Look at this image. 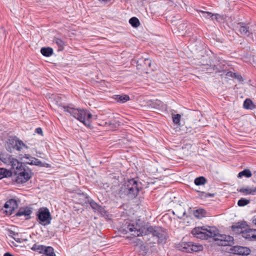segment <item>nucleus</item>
<instances>
[{
    "label": "nucleus",
    "mask_w": 256,
    "mask_h": 256,
    "mask_svg": "<svg viewBox=\"0 0 256 256\" xmlns=\"http://www.w3.org/2000/svg\"><path fill=\"white\" fill-rule=\"evenodd\" d=\"M8 232L10 234L9 236L12 237H12H16V236H18V232H16L10 230H8Z\"/></svg>",
    "instance_id": "obj_39"
},
{
    "label": "nucleus",
    "mask_w": 256,
    "mask_h": 256,
    "mask_svg": "<svg viewBox=\"0 0 256 256\" xmlns=\"http://www.w3.org/2000/svg\"><path fill=\"white\" fill-rule=\"evenodd\" d=\"M4 34V30L2 28L0 27V38H2V36Z\"/></svg>",
    "instance_id": "obj_44"
},
{
    "label": "nucleus",
    "mask_w": 256,
    "mask_h": 256,
    "mask_svg": "<svg viewBox=\"0 0 256 256\" xmlns=\"http://www.w3.org/2000/svg\"><path fill=\"white\" fill-rule=\"evenodd\" d=\"M72 104L59 106V108H62L64 112H68L70 116L82 122L85 126L90 128L91 126L90 119L92 114L87 110L84 109L76 108L72 106Z\"/></svg>",
    "instance_id": "obj_3"
},
{
    "label": "nucleus",
    "mask_w": 256,
    "mask_h": 256,
    "mask_svg": "<svg viewBox=\"0 0 256 256\" xmlns=\"http://www.w3.org/2000/svg\"><path fill=\"white\" fill-rule=\"evenodd\" d=\"M12 172L4 168H0V179L4 178L11 176Z\"/></svg>",
    "instance_id": "obj_26"
},
{
    "label": "nucleus",
    "mask_w": 256,
    "mask_h": 256,
    "mask_svg": "<svg viewBox=\"0 0 256 256\" xmlns=\"http://www.w3.org/2000/svg\"><path fill=\"white\" fill-rule=\"evenodd\" d=\"M172 118L174 123L178 124H180L181 116L180 114H173L172 116Z\"/></svg>",
    "instance_id": "obj_36"
},
{
    "label": "nucleus",
    "mask_w": 256,
    "mask_h": 256,
    "mask_svg": "<svg viewBox=\"0 0 256 256\" xmlns=\"http://www.w3.org/2000/svg\"><path fill=\"white\" fill-rule=\"evenodd\" d=\"M83 195L85 196V198L87 200H86L85 202L86 204H89L91 208L94 210H97L98 212H102L104 210V208L102 206L97 204L94 200L92 199H90V197L87 194Z\"/></svg>",
    "instance_id": "obj_19"
},
{
    "label": "nucleus",
    "mask_w": 256,
    "mask_h": 256,
    "mask_svg": "<svg viewBox=\"0 0 256 256\" xmlns=\"http://www.w3.org/2000/svg\"><path fill=\"white\" fill-rule=\"evenodd\" d=\"M24 158H26L28 160H30V162H26V164H28L30 165H34L36 166H38L40 167H46V168H50V164L47 163L42 162L38 159L28 154H24L23 156Z\"/></svg>",
    "instance_id": "obj_13"
},
{
    "label": "nucleus",
    "mask_w": 256,
    "mask_h": 256,
    "mask_svg": "<svg viewBox=\"0 0 256 256\" xmlns=\"http://www.w3.org/2000/svg\"><path fill=\"white\" fill-rule=\"evenodd\" d=\"M42 254H45L46 256H56L54 249L52 247L50 246H44Z\"/></svg>",
    "instance_id": "obj_23"
},
{
    "label": "nucleus",
    "mask_w": 256,
    "mask_h": 256,
    "mask_svg": "<svg viewBox=\"0 0 256 256\" xmlns=\"http://www.w3.org/2000/svg\"><path fill=\"white\" fill-rule=\"evenodd\" d=\"M36 216L37 221L44 226L50 224L52 220L49 210L46 207L40 208L36 214Z\"/></svg>",
    "instance_id": "obj_6"
},
{
    "label": "nucleus",
    "mask_w": 256,
    "mask_h": 256,
    "mask_svg": "<svg viewBox=\"0 0 256 256\" xmlns=\"http://www.w3.org/2000/svg\"><path fill=\"white\" fill-rule=\"evenodd\" d=\"M44 246V245H39L35 244L31 248V250L40 254H42Z\"/></svg>",
    "instance_id": "obj_32"
},
{
    "label": "nucleus",
    "mask_w": 256,
    "mask_h": 256,
    "mask_svg": "<svg viewBox=\"0 0 256 256\" xmlns=\"http://www.w3.org/2000/svg\"><path fill=\"white\" fill-rule=\"evenodd\" d=\"M5 146L7 151L10 153L14 150L20 152L23 147L28 148V146L16 136H9L6 141Z\"/></svg>",
    "instance_id": "obj_5"
},
{
    "label": "nucleus",
    "mask_w": 256,
    "mask_h": 256,
    "mask_svg": "<svg viewBox=\"0 0 256 256\" xmlns=\"http://www.w3.org/2000/svg\"><path fill=\"white\" fill-rule=\"evenodd\" d=\"M234 78H237L239 80H242V78L240 74H236V76H234Z\"/></svg>",
    "instance_id": "obj_43"
},
{
    "label": "nucleus",
    "mask_w": 256,
    "mask_h": 256,
    "mask_svg": "<svg viewBox=\"0 0 256 256\" xmlns=\"http://www.w3.org/2000/svg\"><path fill=\"white\" fill-rule=\"evenodd\" d=\"M206 212L203 208H198L194 210L193 214L194 216L198 218H201L204 217Z\"/></svg>",
    "instance_id": "obj_22"
},
{
    "label": "nucleus",
    "mask_w": 256,
    "mask_h": 256,
    "mask_svg": "<svg viewBox=\"0 0 256 256\" xmlns=\"http://www.w3.org/2000/svg\"><path fill=\"white\" fill-rule=\"evenodd\" d=\"M198 196L201 199H206L208 198H213L215 194L214 193H206L204 192L198 190Z\"/></svg>",
    "instance_id": "obj_28"
},
{
    "label": "nucleus",
    "mask_w": 256,
    "mask_h": 256,
    "mask_svg": "<svg viewBox=\"0 0 256 256\" xmlns=\"http://www.w3.org/2000/svg\"><path fill=\"white\" fill-rule=\"evenodd\" d=\"M139 248L140 250L143 251L145 254H147L148 250V246L146 244H144L143 243V242H140L139 246Z\"/></svg>",
    "instance_id": "obj_35"
},
{
    "label": "nucleus",
    "mask_w": 256,
    "mask_h": 256,
    "mask_svg": "<svg viewBox=\"0 0 256 256\" xmlns=\"http://www.w3.org/2000/svg\"><path fill=\"white\" fill-rule=\"evenodd\" d=\"M206 179L202 176L198 177L195 178L194 183L196 186H201L206 182Z\"/></svg>",
    "instance_id": "obj_31"
},
{
    "label": "nucleus",
    "mask_w": 256,
    "mask_h": 256,
    "mask_svg": "<svg viewBox=\"0 0 256 256\" xmlns=\"http://www.w3.org/2000/svg\"><path fill=\"white\" fill-rule=\"evenodd\" d=\"M4 207L6 208V214L10 216L12 214L14 210L18 208V204L16 200L12 198L5 203Z\"/></svg>",
    "instance_id": "obj_12"
},
{
    "label": "nucleus",
    "mask_w": 256,
    "mask_h": 256,
    "mask_svg": "<svg viewBox=\"0 0 256 256\" xmlns=\"http://www.w3.org/2000/svg\"><path fill=\"white\" fill-rule=\"evenodd\" d=\"M234 238L230 236L221 235L218 236V238H215V241H218V244L222 246H230L234 244Z\"/></svg>",
    "instance_id": "obj_11"
},
{
    "label": "nucleus",
    "mask_w": 256,
    "mask_h": 256,
    "mask_svg": "<svg viewBox=\"0 0 256 256\" xmlns=\"http://www.w3.org/2000/svg\"><path fill=\"white\" fill-rule=\"evenodd\" d=\"M32 208L28 206L20 208L18 212L15 214L16 216H24L26 220L30 218V215L32 214Z\"/></svg>",
    "instance_id": "obj_17"
},
{
    "label": "nucleus",
    "mask_w": 256,
    "mask_h": 256,
    "mask_svg": "<svg viewBox=\"0 0 256 256\" xmlns=\"http://www.w3.org/2000/svg\"><path fill=\"white\" fill-rule=\"evenodd\" d=\"M244 108L247 110H252L255 108V106L252 101L250 98H246L244 102Z\"/></svg>",
    "instance_id": "obj_27"
},
{
    "label": "nucleus",
    "mask_w": 256,
    "mask_h": 256,
    "mask_svg": "<svg viewBox=\"0 0 256 256\" xmlns=\"http://www.w3.org/2000/svg\"><path fill=\"white\" fill-rule=\"evenodd\" d=\"M204 230V226L195 228L192 230V234L198 238L208 240L207 234Z\"/></svg>",
    "instance_id": "obj_15"
},
{
    "label": "nucleus",
    "mask_w": 256,
    "mask_h": 256,
    "mask_svg": "<svg viewBox=\"0 0 256 256\" xmlns=\"http://www.w3.org/2000/svg\"><path fill=\"white\" fill-rule=\"evenodd\" d=\"M0 160L8 166H10L12 170L16 166L19 164L20 162L12 156L4 153L0 154Z\"/></svg>",
    "instance_id": "obj_8"
},
{
    "label": "nucleus",
    "mask_w": 256,
    "mask_h": 256,
    "mask_svg": "<svg viewBox=\"0 0 256 256\" xmlns=\"http://www.w3.org/2000/svg\"><path fill=\"white\" fill-rule=\"evenodd\" d=\"M129 23L134 28H138L140 24L139 20L134 16L130 19Z\"/></svg>",
    "instance_id": "obj_33"
},
{
    "label": "nucleus",
    "mask_w": 256,
    "mask_h": 256,
    "mask_svg": "<svg viewBox=\"0 0 256 256\" xmlns=\"http://www.w3.org/2000/svg\"><path fill=\"white\" fill-rule=\"evenodd\" d=\"M12 170L14 174V180L18 184L26 183L34 175L31 169L21 162H20L19 164L16 165Z\"/></svg>",
    "instance_id": "obj_4"
},
{
    "label": "nucleus",
    "mask_w": 256,
    "mask_h": 256,
    "mask_svg": "<svg viewBox=\"0 0 256 256\" xmlns=\"http://www.w3.org/2000/svg\"><path fill=\"white\" fill-rule=\"evenodd\" d=\"M200 12L202 13V16L205 18H212L214 16L212 13L210 12H204L203 10H200Z\"/></svg>",
    "instance_id": "obj_37"
},
{
    "label": "nucleus",
    "mask_w": 256,
    "mask_h": 256,
    "mask_svg": "<svg viewBox=\"0 0 256 256\" xmlns=\"http://www.w3.org/2000/svg\"><path fill=\"white\" fill-rule=\"evenodd\" d=\"M4 256H14L10 252H6L4 254Z\"/></svg>",
    "instance_id": "obj_46"
},
{
    "label": "nucleus",
    "mask_w": 256,
    "mask_h": 256,
    "mask_svg": "<svg viewBox=\"0 0 256 256\" xmlns=\"http://www.w3.org/2000/svg\"><path fill=\"white\" fill-rule=\"evenodd\" d=\"M12 238L18 242L21 243L22 242V240L20 238H16V237H12Z\"/></svg>",
    "instance_id": "obj_45"
},
{
    "label": "nucleus",
    "mask_w": 256,
    "mask_h": 256,
    "mask_svg": "<svg viewBox=\"0 0 256 256\" xmlns=\"http://www.w3.org/2000/svg\"><path fill=\"white\" fill-rule=\"evenodd\" d=\"M252 176V172L249 169H244L242 172H240L238 175V178H242L243 176L246 178H250Z\"/></svg>",
    "instance_id": "obj_29"
},
{
    "label": "nucleus",
    "mask_w": 256,
    "mask_h": 256,
    "mask_svg": "<svg viewBox=\"0 0 256 256\" xmlns=\"http://www.w3.org/2000/svg\"><path fill=\"white\" fill-rule=\"evenodd\" d=\"M211 69H212L213 70H217V67L216 65H213L212 66V68Z\"/></svg>",
    "instance_id": "obj_47"
},
{
    "label": "nucleus",
    "mask_w": 256,
    "mask_h": 256,
    "mask_svg": "<svg viewBox=\"0 0 256 256\" xmlns=\"http://www.w3.org/2000/svg\"><path fill=\"white\" fill-rule=\"evenodd\" d=\"M140 242H142L140 239L136 238V240L133 241V243L134 244V246H140Z\"/></svg>",
    "instance_id": "obj_41"
},
{
    "label": "nucleus",
    "mask_w": 256,
    "mask_h": 256,
    "mask_svg": "<svg viewBox=\"0 0 256 256\" xmlns=\"http://www.w3.org/2000/svg\"><path fill=\"white\" fill-rule=\"evenodd\" d=\"M248 226V224L246 222H238L235 223L232 226L231 228L232 230L236 234H242L244 232V228H246Z\"/></svg>",
    "instance_id": "obj_18"
},
{
    "label": "nucleus",
    "mask_w": 256,
    "mask_h": 256,
    "mask_svg": "<svg viewBox=\"0 0 256 256\" xmlns=\"http://www.w3.org/2000/svg\"><path fill=\"white\" fill-rule=\"evenodd\" d=\"M176 248L178 250L186 252H197L203 250L202 245L194 244L191 242L182 241L177 245Z\"/></svg>",
    "instance_id": "obj_7"
},
{
    "label": "nucleus",
    "mask_w": 256,
    "mask_h": 256,
    "mask_svg": "<svg viewBox=\"0 0 256 256\" xmlns=\"http://www.w3.org/2000/svg\"><path fill=\"white\" fill-rule=\"evenodd\" d=\"M124 227H125L123 230L126 232V234L131 232V234L135 237L143 235H152L158 244L166 243L168 238L166 229L161 226H150L148 223H126Z\"/></svg>",
    "instance_id": "obj_1"
},
{
    "label": "nucleus",
    "mask_w": 256,
    "mask_h": 256,
    "mask_svg": "<svg viewBox=\"0 0 256 256\" xmlns=\"http://www.w3.org/2000/svg\"><path fill=\"white\" fill-rule=\"evenodd\" d=\"M112 98L117 102L120 104H124L130 100V96L125 94L114 95Z\"/></svg>",
    "instance_id": "obj_21"
},
{
    "label": "nucleus",
    "mask_w": 256,
    "mask_h": 256,
    "mask_svg": "<svg viewBox=\"0 0 256 256\" xmlns=\"http://www.w3.org/2000/svg\"><path fill=\"white\" fill-rule=\"evenodd\" d=\"M152 60L148 58H140L136 60L137 69L147 72L151 68Z\"/></svg>",
    "instance_id": "obj_10"
},
{
    "label": "nucleus",
    "mask_w": 256,
    "mask_h": 256,
    "mask_svg": "<svg viewBox=\"0 0 256 256\" xmlns=\"http://www.w3.org/2000/svg\"><path fill=\"white\" fill-rule=\"evenodd\" d=\"M226 75L228 76L234 78V76H236V73L229 71L226 72Z\"/></svg>",
    "instance_id": "obj_40"
},
{
    "label": "nucleus",
    "mask_w": 256,
    "mask_h": 256,
    "mask_svg": "<svg viewBox=\"0 0 256 256\" xmlns=\"http://www.w3.org/2000/svg\"><path fill=\"white\" fill-rule=\"evenodd\" d=\"M41 54L44 56L48 57L53 54V49L50 47L42 48L40 50Z\"/></svg>",
    "instance_id": "obj_24"
},
{
    "label": "nucleus",
    "mask_w": 256,
    "mask_h": 256,
    "mask_svg": "<svg viewBox=\"0 0 256 256\" xmlns=\"http://www.w3.org/2000/svg\"><path fill=\"white\" fill-rule=\"evenodd\" d=\"M54 42L58 46V51H61L64 50L65 42L62 39L58 38H54Z\"/></svg>",
    "instance_id": "obj_30"
},
{
    "label": "nucleus",
    "mask_w": 256,
    "mask_h": 256,
    "mask_svg": "<svg viewBox=\"0 0 256 256\" xmlns=\"http://www.w3.org/2000/svg\"><path fill=\"white\" fill-rule=\"evenodd\" d=\"M36 132L38 134H42V129L40 128H38L36 129Z\"/></svg>",
    "instance_id": "obj_42"
},
{
    "label": "nucleus",
    "mask_w": 256,
    "mask_h": 256,
    "mask_svg": "<svg viewBox=\"0 0 256 256\" xmlns=\"http://www.w3.org/2000/svg\"><path fill=\"white\" fill-rule=\"evenodd\" d=\"M242 236L246 240L250 241H256V230L251 228H246L242 234Z\"/></svg>",
    "instance_id": "obj_16"
},
{
    "label": "nucleus",
    "mask_w": 256,
    "mask_h": 256,
    "mask_svg": "<svg viewBox=\"0 0 256 256\" xmlns=\"http://www.w3.org/2000/svg\"><path fill=\"white\" fill-rule=\"evenodd\" d=\"M254 224H256V218L254 220Z\"/></svg>",
    "instance_id": "obj_48"
},
{
    "label": "nucleus",
    "mask_w": 256,
    "mask_h": 256,
    "mask_svg": "<svg viewBox=\"0 0 256 256\" xmlns=\"http://www.w3.org/2000/svg\"><path fill=\"white\" fill-rule=\"evenodd\" d=\"M206 234H207L208 239V238H213L215 240V238H218V229L214 227H210L208 226V228H205V230Z\"/></svg>",
    "instance_id": "obj_20"
},
{
    "label": "nucleus",
    "mask_w": 256,
    "mask_h": 256,
    "mask_svg": "<svg viewBox=\"0 0 256 256\" xmlns=\"http://www.w3.org/2000/svg\"><path fill=\"white\" fill-rule=\"evenodd\" d=\"M236 28L240 34L242 36H249L252 34V32L250 30V27L244 22H238Z\"/></svg>",
    "instance_id": "obj_14"
},
{
    "label": "nucleus",
    "mask_w": 256,
    "mask_h": 256,
    "mask_svg": "<svg viewBox=\"0 0 256 256\" xmlns=\"http://www.w3.org/2000/svg\"><path fill=\"white\" fill-rule=\"evenodd\" d=\"M242 193H246V194L254 195L256 194V187L254 188H242L238 190Z\"/></svg>",
    "instance_id": "obj_25"
},
{
    "label": "nucleus",
    "mask_w": 256,
    "mask_h": 256,
    "mask_svg": "<svg viewBox=\"0 0 256 256\" xmlns=\"http://www.w3.org/2000/svg\"><path fill=\"white\" fill-rule=\"evenodd\" d=\"M250 202V200H247L244 198H241L240 200H239L238 202V205L239 206H244Z\"/></svg>",
    "instance_id": "obj_34"
},
{
    "label": "nucleus",
    "mask_w": 256,
    "mask_h": 256,
    "mask_svg": "<svg viewBox=\"0 0 256 256\" xmlns=\"http://www.w3.org/2000/svg\"><path fill=\"white\" fill-rule=\"evenodd\" d=\"M141 189V182L136 178L128 179L121 186L118 194L121 198L126 196L128 199L133 200L138 196Z\"/></svg>",
    "instance_id": "obj_2"
},
{
    "label": "nucleus",
    "mask_w": 256,
    "mask_h": 256,
    "mask_svg": "<svg viewBox=\"0 0 256 256\" xmlns=\"http://www.w3.org/2000/svg\"><path fill=\"white\" fill-rule=\"evenodd\" d=\"M187 26L188 24L186 22H182L178 26V30L179 31H183L186 30Z\"/></svg>",
    "instance_id": "obj_38"
},
{
    "label": "nucleus",
    "mask_w": 256,
    "mask_h": 256,
    "mask_svg": "<svg viewBox=\"0 0 256 256\" xmlns=\"http://www.w3.org/2000/svg\"><path fill=\"white\" fill-rule=\"evenodd\" d=\"M228 252L239 256H248L250 254L251 250L247 247L235 246L230 247Z\"/></svg>",
    "instance_id": "obj_9"
}]
</instances>
